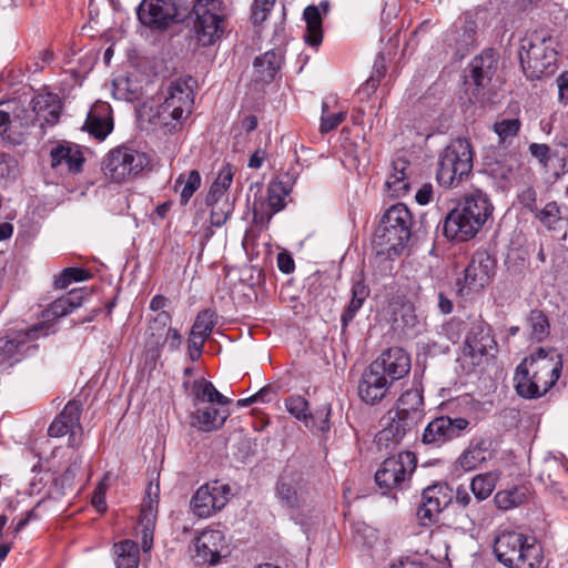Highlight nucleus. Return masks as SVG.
I'll return each mask as SVG.
<instances>
[{"mask_svg":"<svg viewBox=\"0 0 568 568\" xmlns=\"http://www.w3.org/2000/svg\"><path fill=\"white\" fill-rule=\"evenodd\" d=\"M303 17L306 22L304 40L310 45L316 47L323 40L322 14L316 6H308L304 9Z\"/></svg>","mask_w":568,"mask_h":568,"instance_id":"30","label":"nucleus"},{"mask_svg":"<svg viewBox=\"0 0 568 568\" xmlns=\"http://www.w3.org/2000/svg\"><path fill=\"white\" fill-rule=\"evenodd\" d=\"M352 300L342 314V323L347 326L353 321L356 313L362 308L364 302L369 295V288L363 282H355L351 290Z\"/></svg>","mask_w":568,"mask_h":568,"instance_id":"35","label":"nucleus"},{"mask_svg":"<svg viewBox=\"0 0 568 568\" xmlns=\"http://www.w3.org/2000/svg\"><path fill=\"white\" fill-rule=\"evenodd\" d=\"M496 70V60L491 52H484L469 64V79L475 85L474 95H478L491 81Z\"/></svg>","mask_w":568,"mask_h":568,"instance_id":"22","label":"nucleus"},{"mask_svg":"<svg viewBox=\"0 0 568 568\" xmlns=\"http://www.w3.org/2000/svg\"><path fill=\"white\" fill-rule=\"evenodd\" d=\"M287 412L300 420L308 419V403L302 396H291L285 403Z\"/></svg>","mask_w":568,"mask_h":568,"instance_id":"49","label":"nucleus"},{"mask_svg":"<svg viewBox=\"0 0 568 568\" xmlns=\"http://www.w3.org/2000/svg\"><path fill=\"white\" fill-rule=\"evenodd\" d=\"M423 410L424 399L420 390L408 389L398 398L395 414L408 420L407 425H417L423 417Z\"/></svg>","mask_w":568,"mask_h":568,"instance_id":"25","label":"nucleus"},{"mask_svg":"<svg viewBox=\"0 0 568 568\" xmlns=\"http://www.w3.org/2000/svg\"><path fill=\"white\" fill-rule=\"evenodd\" d=\"M192 78H180L172 81L163 92V102L153 115V123L169 131H175L182 125L194 103Z\"/></svg>","mask_w":568,"mask_h":568,"instance_id":"6","label":"nucleus"},{"mask_svg":"<svg viewBox=\"0 0 568 568\" xmlns=\"http://www.w3.org/2000/svg\"><path fill=\"white\" fill-rule=\"evenodd\" d=\"M562 368L561 355L555 349L540 347L516 368L515 387L524 398L545 395L557 382Z\"/></svg>","mask_w":568,"mask_h":568,"instance_id":"1","label":"nucleus"},{"mask_svg":"<svg viewBox=\"0 0 568 568\" xmlns=\"http://www.w3.org/2000/svg\"><path fill=\"white\" fill-rule=\"evenodd\" d=\"M519 202L524 205V207L532 213H535L538 209L537 194L536 191L531 187H528L520 193Z\"/></svg>","mask_w":568,"mask_h":568,"instance_id":"58","label":"nucleus"},{"mask_svg":"<svg viewBox=\"0 0 568 568\" xmlns=\"http://www.w3.org/2000/svg\"><path fill=\"white\" fill-rule=\"evenodd\" d=\"M469 420L464 417L450 418L440 416L433 419L424 429L422 440L426 445L435 447L459 437L469 426Z\"/></svg>","mask_w":568,"mask_h":568,"instance_id":"16","label":"nucleus"},{"mask_svg":"<svg viewBox=\"0 0 568 568\" xmlns=\"http://www.w3.org/2000/svg\"><path fill=\"white\" fill-rule=\"evenodd\" d=\"M206 204L211 206V224L213 226H222L232 212V203L229 199L206 197Z\"/></svg>","mask_w":568,"mask_h":568,"instance_id":"42","label":"nucleus"},{"mask_svg":"<svg viewBox=\"0 0 568 568\" xmlns=\"http://www.w3.org/2000/svg\"><path fill=\"white\" fill-rule=\"evenodd\" d=\"M409 168V162L404 158H397L392 162V172L385 182L390 196L403 197L408 194L410 189Z\"/></svg>","mask_w":568,"mask_h":568,"instance_id":"24","label":"nucleus"},{"mask_svg":"<svg viewBox=\"0 0 568 568\" xmlns=\"http://www.w3.org/2000/svg\"><path fill=\"white\" fill-rule=\"evenodd\" d=\"M326 110H327V104L324 102L322 118H321V126H320V130L322 133H326V132H329V131L336 129L346 119V111L328 113Z\"/></svg>","mask_w":568,"mask_h":568,"instance_id":"51","label":"nucleus"},{"mask_svg":"<svg viewBox=\"0 0 568 568\" xmlns=\"http://www.w3.org/2000/svg\"><path fill=\"white\" fill-rule=\"evenodd\" d=\"M275 0H254L252 7V19L255 24L264 22L273 9Z\"/></svg>","mask_w":568,"mask_h":568,"instance_id":"53","label":"nucleus"},{"mask_svg":"<svg viewBox=\"0 0 568 568\" xmlns=\"http://www.w3.org/2000/svg\"><path fill=\"white\" fill-rule=\"evenodd\" d=\"M394 321L402 324L406 333H416L419 331L422 323L416 314L415 307L410 303L402 304L398 312H395Z\"/></svg>","mask_w":568,"mask_h":568,"instance_id":"43","label":"nucleus"},{"mask_svg":"<svg viewBox=\"0 0 568 568\" xmlns=\"http://www.w3.org/2000/svg\"><path fill=\"white\" fill-rule=\"evenodd\" d=\"M230 494L231 489L226 484L217 480L206 483L192 497V510L196 516L207 518L227 504Z\"/></svg>","mask_w":568,"mask_h":568,"instance_id":"13","label":"nucleus"},{"mask_svg":"<svg viewBox=\"0 0 568 568\" xmlns=\"http://www.w3.org/2000/svg\"><path fill=\"white\" fill-rule=\"evenodd\" d=\"M81 413L82 404L79 400L73 399L68 402L62 412L50 424L48 435L55 438L69 435V447H80L83 435L80 423Z\"/></svg>","mask_w":568,"mask_h":568,"instance_id":"12","label":"nucleus"},{"mask_svg":"<svg viewBox=\"0 0 568 568\" xmlns=\"http://www.w3.org/2000/svg\"><path fill=\"white\" fill-rule=\"evenodd\" d=\"M276 497L290 509H300L307 505L311 487L301 473L284 471L276 484Z\"/></svg>","mask_w":568,"mask_h":568,"instance_id":"14","label":"nucleus"},{"mask_svg":"<svg viewBox=\"0 0 568 568\" xmlns=\"http://www.w3.org/2000/svg\"><path fill=\"white\" fill-rule=\"evenodd\" d=\"M290 189L283 181H272L267 186V204L273 213L284 209Z\"/></svg>","mask_w":568,"mask_h":568,"instance_id":"44","label":"nucleus"},{"mask_svg":"<svg viewBox=\"0 0 568 568\" xmlns=\"http://www.w3.org/2000/svg\"><path fill=\"white\" fill-rule=\"evenodd\" d=\"M118 568H138L140 562V552L138 544L125 539L114 545Z\"/></svg>","mask_w":568,"mask_h":568,"instance_id":"31","label":"nucleus"},{"mask_svg":"<svg viewBox=\"0 0 568 568\" xmlns=\"http://www.w3.org/2000/svg\"><path fill=\"white\" fill-rule=\"evenodd\" d=\"M193 12L194 31L201 45H212L224 36L226 11L221 0H196Z\"/></svg>","mask_w":568,"mask_h":568,"instance_id":"8","label":"nucleus"},{"mask_svg":"<svg viewBox=\"0 0 568 568\" xmlns=\"http://www.w3.org/2000/svg\"><path fill=\"white\" fill-rule=\"evenodd\" d=\"M181 344H182L181 334L179 333L178 329L171 327L164 335V337L160 344V347L168 345L170 351H176L180 348Z\"/></svg>","mask_w":568,"mask_h":568,"instance_id":"57","label":"nucleus"},{"mask_svg":"<svg viewBox=\"0 0 568 568\" xmlns=\"http://www.w3.org/2000/svg\"><path fill=\"white\" fill-rule=\"evenodd\" d=\"M19 343L7 337H0V367L11 366L18 354Z\"/></svg>","mask_w":568,"mask_h":568,"instance_id":"50","label":"nucleus"},{"mask_svg":"<svg viewBox=\"0 0 568 568\" xmlns=\"http://www.w3.org/2000/svg\"><path fill=\"white\" fill-rule=\"evenodd\" d=\"M433 197V187L430 184H424L415 195L416 202L420 205H426Z\"/></svg>","mask_w":568,"mask_h":568,"instance_id":"63","label":"nucleus"},{"mask_svg":"<svg viewBox=\"0 0 568 568\" xmlns=\"http://www.w3.org/2000/svg\"><path fill=\"white\" fill-rule=\"evenodd\" d=\"M176 17L174 0H143L138 8L141 23L152 29H165Z\"/></svg>","mask_w":568,"mask_h":568,"instance_id":"17","label":"nucleus"},{"mask_svg":"<svg viewBox=\"0 0 568 568\" xmlns=\"http://www.w3.org/2000/svg\"><path fill=\"white\" fill-rule=\"evenodd\" d=\"M36 121L41 128L52 126L60 118V101L54 94H39L31 101Z\"/></svg>","mask_w":568,"mask_h":568,"instance_id":"23","label":"nucleus"},{"mask_svg":"<svg viewBox=\"0 0 568 568\" xmlns=\"http://www.w3.org/2000/svg\"><path fill=\"white\" fill-rule=\"evenodd\" d=\"M412 214L403 203L392 205L377 226L373 244L377 254L388 258L398 256L410 237Z\"/></svg>","mask_w":568,"mask_h":568,"instance_id":"5","label":"nucleus"},{"mask_svg":"<svg viewBox=\"0 0 568 568\" xmlns=\"http://www.w3.org/2000/svg\"><path fill=\"white\" fill-rule=\"evenodd\" d=\"M192 402L195 410L191 414V426L202 432L221 428L230 413L226 406L231 399L221 394L215 386L204 379H195L192 384Z\"/></svg>","mask_w":568,"mask_h":568,"instance_id":"3","label":"nucleus"},{"mask_svg":"<svg viewBox=\"0 0 568 568\" xmlns=\"http://www.w3.org/2000/svg\"><path fill=\"white\" fill-rule=\"evenodd\" d=\"M82 292L80 291H71L69 294L57 298L50 305L48 313L53 317H62L67 314L71 313L74 308L81 306L82 304Z\"/></svg>","mask_w":568,"mask_h":568,"instance_id":"37","label":"nucleus"},{"mask_svg":"<svg viewBox=\"0 0 568 568\" xmlns=\"http://www.w3.org/2000/svg\"><path fill=\"white\" fill-rule=\"evenodd\" d=\"M530 327V336L532 339L540 342L549 334V322L547 316L539 310L530 312L528 317Z\"/></svg>","mask_w":568,"mask_h":568,"instance_id":"46","label":"nucleus"},{"mask_svg":"<svg viewBox=\"0 0 568 568\" xmlns=\"http://www.w3.org/2000/svg\"><path fill=\"white\" fill-rule=\"evenodd\" d=\"M491 457L490 442L483 437H475L459 455L456 463L464 471H473L480 468Z\"/></svg>","mask_w":568,"mask_h":568,"instance_id":"20","label":"nucleus"},{"mask_svg":"<svg viewBox=\"0 0 568 568\" xmlns=\"http://www.w3.org/2000/svg\"><path fill=\"white\" fill-rule=\"evenodd\" d=\"M549 146L542 143H531L529 145V152L532 156L539 160L540 163L547 164L549 160Z\"/></svg>","mask_w":568,"mask_h":568,"instance_id":"60","label":"nucleus"},{"mask_svg":"<svg viewBox=\"0 0 568 568\" xmlns=\"http://www.w3.org/2000/svg\"><path fill=\"white\" fill-rule=\"evenodd\" d=\"M171 315L170 313L162 311L156 314V316L150 322L148 327V334L150 336V344L155 347H160V344L169 331L171 324Z\"/></svg>","mask_w":568,"mask_h":568,"instance_id":"39","label":"nucleus"},{"mask_svg":"<svg viewBox=\"0 0 568 568\" xmlns=\"http://www.w3.org/2000/svg\"><path fill=\"white\" fill-rule=\"evenodd\" d=\"M224 535L220 530H204L195 541L196 558L200 562L217 564L224 548Z\"/></svg>","mask_w":568,"mask_h":568,"instance_id":"21","label":"nucleus"},{"mask_svg":"<svg viewBox=\"0 0 568 568\" xmlns=\"http://www.w3.org/2000/svg\"><path fill=\"white\" fill-rule=\"evenodd\" d=\"M494 554L507 568H539L544 557L535 537L511 529L498 530Z\"/></svg>","mask_w":568,"mask_h":568,"instance_id":"4","label":"nucleus"},{"mask_svg":"<svg viewBox=\"0 0 568 568\" xmlns=\"http://www.w3.org/2000/svg\"><path fill=\"white\" fill-rule=\"evenodd\" d=\"M437 181L442 186H457L473 170V149L468 140L455 139L439 155Z\"/></svg>","mask_w":568,"mask_h":568,"instance_id":"7","label":"nucleus"},{"mask_svg":"<svg viewBox=\"0 0 568 568\" xmlns=\"http://www.w3.org/2000/svg\"><path fill=\"white\" fill-rule=\"evenodd\" d=\"M329 417L331 407L328 405H324L321 408H318L314 414H310L308 419L305 420V425L313 432L325 434L331 428Z\"/></svg>","mask_w":568,"mask_h":568,"instance_id":"47","label":"nucleus"},{"mask_svg":"<svg viewBox=\"0 0 568 568\" xmlns=\"http://www.w3.org/2000/svg\"><path fill=\"white\" fill-rule=\"evenodd\" d=\"M416 517L420 526L428 527L437 521L439 513L422 503L416 511Z\"/></svg>","mask_w":568,"mask_h":568,"instance_id":"55","label":"nucleus"},{"mask_svg":"<svg viewBox=\"0 0 568 568\" xmlns=\"http://www.w3.org/2000/svg\"><path fill=\"white\" fill-rule=\"evenodd\" d=\"M498 479L499 474L497 471L478 474L470 481V490L478 501H483L491 495Z\"/></svg>","mask_w":568,"mask_h":568,"instance_id":"33","label":"nucleus"},{"mask_svg":"<svg viewBox=\"0 0 568 568\" xmlns=\"http://www.w3.org/2000/svg\"><path fill=\"white\" fill-rule=\"evenodd\" d=\"M282 63V55L275 50H270L254 60L256 81L268 83L272 81Z\"/></svg>","mask_w":568,"mask_h":568,"instance_id":"29","label":"nucleus"},{"mask_svg":"<svg viewBox=\"0 0 568 568\" xmlns=\"http://www.w3.org/2000/svg\"><path fill=\"white\" fill-rule=\"evenodd\" d=\"M85 129L99 140H103L112 130V120L106 105L93 108L87 116Z\"/></svg>","mask_w":568,"mask_h":568,"instance_id":"28","label":"nucleus"},{"mask_svg":"<svg viewBox=\"0 0 568 568\" xmlns=\"http://www.w3.org/2000/svg\"><path fill=\"white\" fill-rule=\"evenodd\" d=\"M216 318L217 316L214 311L209 308L201 311L195 318L190 334L206 339L216 324Z\"/></svg>","mask_w":568,"mask_h":568,"instance_id":"41","label":"nucleus"},{"mask_svg":"<svg viewBox=\"0 0 568 568\" xmlns=\"http://www.w3.org/2000/svg\"><path fill=\"white\" fill-rule=\"evenodd\" d=\"M233 175L234 173L232 166H223L219 172L215 181L212 183L206 197H210L211 200L213 197L229 199L226 191L232 184Z\"/></svg>","mask_w":568,"mask_h":568,"instance_id":"45","label":"nucleus"},{"mask_svg":"<svg viewBox=\"0 0 568 568\" xmlns=\"http://www.w3.org/2000/svg\"><path fill=\"white\" fill-rule=\"evenodd\" d=\"M205 339L190 334L187 339L189 355L192 361H197L202 354Z\"/></svg>","mask_w":568,"mask_h":568,"instance_id":"59","label":"nucleus"},{"mask_svg":"<svg viewBox=\"0 0 568 568\" xmlns=\"http://www.w3.org/2000/svg\"><path fill=\"white\" fill-rule=\"evenodd\" d=\"M17 175V162L7 154H0V181L14 179Z\"/></svg>","mask_w":568,"mask_h":568,"instance_id":"54","label":"nucleus"},{"mask_svg":"<svg viewBox=\"0 0 568 568\" xmlns=\"http://www.w3.org/2000/svg\"><path fill=\"white\" fill-rule=\"evenodd\" d=\"M558 91H559V100L564 101L568 99V71L561 73L557 78Z\"/></svg>","mask_w":568,"mask_h":568,"instance_id":"64","label":"nucleus"},{"mask_svg":"<svg viewBox=\"0 0 568 568\" xmlns=\"http://www.w3.org/2000/svg\"><path fill=\"white\" fill-rule=\"evenodd\" d=\"M50 155L52 168L65 165L68 171L73 173L82 170L84 156L78 145L59 144L51 150Z\"/></svg>","mask_w":568,"mask_h":568,"instance_id":"26","label":"nucleus"},{"mask_svg":"<svg viewBox=\"0 0 568 568\" xmlns=\"http://www.w3.org/2000/svg\"><path fill=\"white\" fill-rule=\"evenodd\" d=\"M415 467V455L410 452H402L382 463L375 474V481L379 488L385 490L403 488Z\"/></svg>","mask_w":568,"mask_h":568,"instance_id":"10","label":"nucleus"},{"mask_svg":"<svg viewBox=\"0 0 568 568\" xmlns=\"http://www.w3.org/2000/svg\"><path fill=\"white\" fill-rule=\"evenodd\" d=\"M408 420L394 415L388 424L376 435L377 445L381 448L389 449L402 442L404 436L416 425H406Z\"/></svg>","mask_w":568,"mask_h":568,"instance_id":"27","label":"nucleus"},{"mask_svg":"<svg viewBox=\"0 0 568 568\" xmlns=\"http://www.w3.org/2000/svg\"><path fill=\"white\" fill-rule=\"evenodd\" d=\"M148 165L144 153L128 146L109 152L103 163L104 174L113 182L121 183L135 178Z\"/></svg>","mask_w":568,"mask_h":568,"instance_id":"9","label":"nucleus"},{"mask_svg":"<svg viewBox=\"0 0 568 568\" xmlns=\"http://www.w3.org/2000/svg\"><path fill=\"white\" fill-rule=\"evenodd\" d=\"M535 219L548 230H556L562 222L561 209L557 202H548L542 209H537Z\"/></svg>","mask_w":568,"mask_h":568,"instance_id":"40","label":"nucleus"},{"mask_svg":"<svg viewBox=\"0 0 568 568\" xmlns=\"http://www.w3.org/2000/svg\"><path fill=\"white\" fill-rule=\"evenodd\" d=\"M494 210L488 196L474 191L449 212L444 222V233L449 240L465 242L473 239L484 226Z\"/></svg>","mask_w":568,"mask_h":568,"instance_id":"2","label":"nucleus"},{"mask_svg":"<svg viewBox=\"0 0 568 568\" xmlns=\"http://www.w3.org/2000/svg\"><path fill=\"white\" fill-rule=\"evenodd\" d=\"M495 270V260L486 251H477L464 270L463 278L456 285L460 295L480 292L491 281Z\"/></svg>","mask_w":568,"mask_h":568,"instance_id":"11","label":"nucleus"},{"mask_svg":"<svg viewBox=\"0 0 568 568\" xmlns=\"http://www.w3.org/2000/svg\"><path fill=\"white\" fill-rule=\"evenodd\" d=\"M520 129V122L517 119H506L499 122H496L494 125L495 132L499 135L500 139L506 140L508 138H513L517 135Z\"/></svg>","mask_w":568,"mask_h":568,"instance_id":"52","label":"nucleus"},{"mask_svg":"<svg viewBox=\"0 0 568 568\" xmlns=\"http://www.w3.org/2000/svg\"><path fill=\"white\" fill-rule=\"evenodd\" d=\"M277 266L281 272L290 274L294 271L295 263L290 254L282 252L277 255Z\"/></svg>","mask_w":568,"mask_h":568,"instance_id":"62","label":"nucleus"},{"mask_svg":"<svg viewBox=\"0 0 568 568\" xmlns=\"http://www.w3.org/2000/svg\"><path fill=\"white\" fill-rule=\"evenodd\" d=\"M201 174L197 170H192L189 173H182L175 180L174 190L180 191V202L185 205L193 194L201 186Z\"/></svg>","mask_w":568,"mask_h":568,"instance_id":"34","label":"nucleus"},{"mask_svg":"<svg viewBox=\"0 0 568 568\" xmlns=\"http://www.w3.org/2000/svg\"><path fill=\"white\" fill-rule=\"evenodd\" d=\"M496 348V342L488 324L475 321L467 334L463 351V358L469 359L476 366L481 364L484 357Z\"/></svg>","mask_w":568,"mask_h":568,"instance_id":"15","label":"nucleus"},{"mask_svg":"<svg viewBox=\"0 0 568 568\" xmlns=\"http://www.w3.org/2000/svg\"><path fill=\"white\" fill-rule=\"evenodd\" d=\"M90 277L91 274L84 268L68 267L57 276L54 284L59 288H65L73 282H83Z\"/></svg>","mask_w":568,"mask_h":568,"instance_id":"48","label":"nucleus"},{"mask_svg":"<svg viewBox=\"0 0 568 568\" xmlns=\"http://www.w3.org/2000/svg\"><path fill=\"white\" fill-rule=\"evenodd\" d=\"M392 386L388 379L374 365H369L362 374L358 382V396L367 405H376L385 398Z\"/></svg>","mask_w":568,"mask_h":568,"instance_id":"18","label":"nucleus"},{"mask_svg":"<svg viewBox=\"0 0 568 568\" xmlns=\"http://www.w3.org/2000/svg\"><path fill=\"white\" fill-rule=\"evenodd\" d=\"M8 103H0V136H4L11 125V116Z\"/></svg>","mask_w":568,"mask_h":568,"instance_id":"61","label":"nucleus"},{"mask_svg":"<svg viewBox=\"0 0 568 568\" xmlns=\"http://www.w3.org/2000/svg\"><path fill=\"white\" fill-rule=\"evenodd\" d=\"M159 484H150L146 490V496L141 506L140 521L155 524L158 519L159 506Z\"/></svg>","mask_w":568,"mask_h":568,"instance_id":"38","label":"nucleus"},{"mask_svg":"<svg viewBox=\"0 0 568 568\" xmlns=\"http://www.w3.org/2000/svg\"><path fill=\"white\" fill-rule=\"evenodd\" d=\"M141 539H142V549L143 551H149L153 546V534L155 524L141 523Z\"/></svg>","mask_w":568,"mask_h":568,"instance_id":"56","label":"nucleus"},{"mask_svg":"<svg viewBox=\"0 0 568 568\" xmlns=\"http://www.w3.org/2000/svg\"><path fill=\"white\" fill-rule=\"evenodd\" d=\"M450 501L452 496L447 486L433 485L423 490L422 503L439 514L449 505Z\"/></svg>","mask_w":568,"mask_h":568,"instance_id":"32","label":"nucleus"},{"mask_svg":"<svg viewBox=\"0 0 568 568\" xmlns=\"http://www.w3.org/2000/svg\"><path fill=\"white\" fill-rule=\"evenodd\" d=\"M527 499V489L525 487H511L508 489L499 490L494 501L497 508L501 510H509L520 506Z\"/></svg>","mask_w":568,"mask_h":568,"instance_id":"36","label":"nucleus"},{"mask_svg":"<svg viewBox=\"0 0 568 568\" xmlns=\"http://www.w3.org/2000/svg\"><path fill=\"white\" fill-rule=\"evenodd\" d=\"M372 365L387 376L388 379H392L393 384L409 373L410 357L403 348L390 347L383 352Z\"/></svg>","mask_w":568,"mask_h":568,"instance_id":"19","label":"nucleus"}]
</instances>
